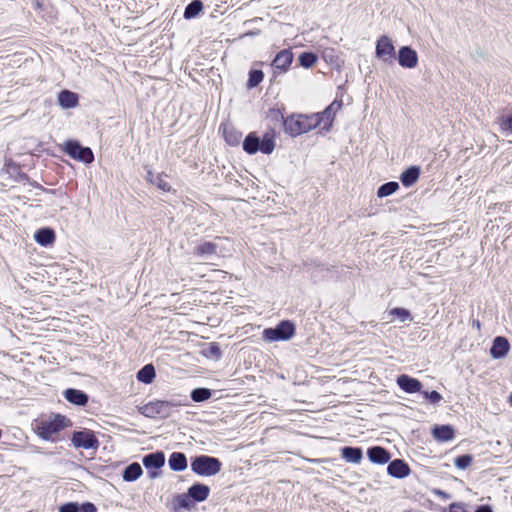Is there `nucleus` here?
I'll use <instances>...</instances> for the list:
<instances>
[{
    "mask_svg": "<svg viewBox=\"0 0 512 512\" xmlns=\"http://www.w3.org/2000/svg\"><path fill=\"white\" fill-rule=\"evenodd\" d=\"M321 125L319 115H298L287 118L284 121L285 131L292 136L306 133Z\"/></svg>",
    "mask_w": 512,
    "mask_h": 512,
    "instance_id": "obj_1",
    "label": "nucleus"
},
{
    "mask_svg": "<svg viewBox=\"0 0 512 512\" xmlns=\"http://www.w3.org/2000/svg\"><path fill=\"white\" fill-rule=\"evenodd\" d=\"M274 148L275 140L271 133H265L262 139L254 133H250L243 141V149L248 154H255L258 151L264 154H271Z\"/></svg>",
    "mask_w": 512,
    "mask_h": 512,
    "instance_id": "obj_2",
    "label": "nucleus"
},
{
    "mask_svg": "<svg viewBox=\"0 0 512 512\" xmlns=\"http://www.w3.org/2000/svg\"><path fill=\"white\" fill-rule=\"evenodd\" d=\"M69 425V420L62 415H55L50 419L38 422L36 431L44 440H54V435Z\"/></svg>",
    "mask_w": 512,
    "mask_h": 512,
    "instance_id": "obj_3",
    "label": "nucleus"
},
{
    "mask_svg": "<svg viewBox=\"0 0 512 512\" xmlns=\"http://www.w3.org/2000/svg\"><path fill=\"white\" fill-rule=\"evenodd\" d=\"M191 469L201 476H213L221 469V462L214 457L201 455L191 462Z\"/></svg>",
    "mask_w": 512,
    "mask_h": 512,
    "instance_id": "obj_4",
    "label": "nucleus"
},
{
    "mask_svg": "<svg viewBox=\"0 0 512 512\" xmlns=\"http://www.w3.org/2000/svg\"><path fill=\"white\" fill-rule=\"evenodd\" d=\"M177 405L171 401L155 400L140 407L139 411L145 417L155 418L159 416L165 418L170 415L172 408Z\"/></svg>",
    "mask_w": 512,
    "mask_h": 512,
    "instance_id": "obj_5",
    "label": "nucleus"
},
{
    "mask_svg": "<svg viewBox=\"0 0 512 512\" xmlns=\"http://www.w3.org/2000/svg\"><path fill=\"white\" fill-rule=\"evenodd\" d=\"M64 152L71 158L90 164L94 161V154L89 147H83L78 141L69 140L64 143Z\"/></svg>",
    "mask_w": 512,
    "mask_h": 512,
    "instance_id": "obj_6",
    "label": "nucleus"
},
{
    "mask_svg": "<svg viewBox=\"0 0 512 512\" xmlns=\"http://www.w3.org/2000/svg\"><path fill=\"white\" fill-rule=\"evenodd\" d=\"M294 325L289 321H282L275 328H267L263 331L266 341L289 340L294 335Z\"/></svg>",
    "mask_w": 512,
    "mask_h": 512,
    "instance_id": "obj_7",
    "label": "nucleus"
},
{
    "mask_svg": "<svg viewBox=\"0 0 512 512\" xmlns=\"http://www.w3.org/2000/svg\"><path fill=\"white\" fill-rule=\"evenodd\" d=\"M375 55L378 59L385 63H391L395 58V47L391 38L382 35L376 42Z\"/></svg>",
    "mask_w": 512,
    "mask_h": 512,
    "instance_id": "obj_8",
    "label": "nucleus"
},
{
    "mask_svg": "<svg viewBox=\"0 0 512 512\" xmlns=\"http://www.w3.org/2000/svg\"><path fill=\"white\" fill-rule=\"evenodd\" d=\"M71 441L76 448L97 449L99 446L94 433L87 429L74 432Z\"/></svg>",
    "mask_w": 512,
    "mask_h": 512,
    "instance_id": "obj_9",
    "label": "nucleus"
},
{
    "mask_svg": "<svg viewBox=\"0 0 512 512\" xmlns=\"http://www.w3.org/2000/svg\"><path fill=\"white\" fill-rule=\"evenodd\" d=\"M398 63L406 69H413L418 65V54L410 46H403L398 51Z\"/></svg>",
    "mask_w": 512,
    "mask_h": 512,
    "instance_id": "obj_10",
    "label": "nucleus"
},
{
    "mask_svg": "<svg viewBox=\"0 0 512 512\" xmlns=\"http://www.w3.org/2000/svg\"><path fill=\"white\" fill-rule=\"evenodd\" d=\"M292 60V52L286 49L282 50L275 56L272 62V67L275 71H279V73L286 72L292 63Z\"/></svg>",
    "mask_w": 512,
    "mask_h": 512,
    "instance_id": "obj_11",
    "label": "nucleus"
},
{
    "mask_svg": "<svg viewBox=\"0 0 512 512\" xmlns=\"http://www.w3.org/2000/svg\"><path fill=\"white\" fill-rule=\"evenodd\" d=\"M342 106L341 102L334 101L332 102L323 112L315 113L314 115H319L321 117V124H323L322 128L328 130L331 126L333 119L335 117V113L340 110Z\"/></svg>",
    "mask_w": 512,
    "mask_h": 512,
    "instance_id": "obj_12",
    "label": "nucleus"
},
{
    "mask_svg": "<svg viewBox=\"0 0 512 512\" xmlns=\"http://www.w3.org/2000/svg\"><path fill=\"white\" fill-rule=\"evenodd\" d=\"M396 382L398 386L407 393L420 392L422 388V384L419 380L405 374L398 376Z\"/></svg>",
    "mask_w": 512,
    "mask_h": 512,
    "instance_id": "obj_13",
    "label": "nucleus"
},
{
    "mask_svg": "<svg viewBox=\"0 0 512 512\" xmlns=\"http://www.w3.org/2000/svg\"><path fill=\"white\" fill-rule=\"evenodd\" d=\"M420 174L419 166H410L401 173L400 181L405 188H410L418 181Z\"/></svg>",
    "mask_w": 512,
    "mask_h": 512,
    "instance_id": "obj_14",
    "label": "nucleus"
},
{
    "mask_svg": "<svg viewBox=\"0 0 512 512\" xmlns=\"http://www.w3.org/2000/svg\"><path fill=\"white\" fill-rule=\"evenodd\" d=\"M510 349L508 340L504 337H496L493 341V345L490 349V353L493 358L498 359L506 356Z\"/></svg>",
    "mask_w": 512,
    "mask_h": 512,
    "instance_id": "obj_15",
    "label": "nucleus"
},
{
    "mask_svg": "<svg viewBox=\"0 0 512 512\" xmlns=\"http://www.w3.org/2000/svg\"><path fill=\"white\" fill-rule=\"evenodd\" d=\"M78 95L69 90H62L58 94V103L63 109H71L78 105Z\"/></svg>",
    "mask_w": 512,
    "mask_h": 512,
    "instance_id": "obj_16",
    "label": "nucleus"
},
{
    "mask_svg": "<svg viewBox=\"0 0 512 512\" xmlns=\"http://www.w3.org/2000/svg\"><path fill=\"white\" fill-rule=\"evenodd\" d=\"M165 463L163 452L150 453L143 457V464L147 469H159Z\"/></svg>",
    "mask_w": 512,
    "mask_h": 512,
    "instance_id": "obj_17",
    "label": "nucleus"
},
{
    "mask_svg": "<svg viewBox=\"0 0 512 512\" xmlns=\"http://www.w3.org/2000/svg\"><path fill=\"white\" fill-rule=\"evenodd\" d=\"M388 473L397 478H403L410 472L408 465L402 460H394L388 465Z\"/></svg>",
    "mask_w": 512,
    "mask_h": 512,
    "instance_id": "obj_18",
    "label": "nucleus"
},
{
    "mask_svg": "<svg viewBox=\"0 0 512 512\" xmlns=\"http://www.w3.org/2000/svg\"><path fill=\"white\" fill-rule=\"evenodd\" d=\"M368 457L373 463L385 464L389 461V453L382 447H372L368 450Z\"/></svg>",
    "mask_w": 512,
    "mask_h": 512,
    "instance_id": "obj_19",
    "label": "nucleus"
},
{
    "mask_svg": "<svg viewBox=\"0 0 512 512\" xmlns=\"http://www.w3.org/2000/svg\"><path fill=\"white\" fill-rule=\"evenodd\" d=\"M64 396L67 401L79 406L85 405L88 401V396L84 392L76 389H67L64 392Z\"/></svg>",
    "mask_w": 512,
    "mask_h": 512,
    "instance_id": "obj_20",
    "label": "nucleus"
},
{
    "mask_svg": "<svg viewBox=\"0 0 512 512\" xmlns=\"http://www.w3.org/2000/svg\"><path fill=\"white\" fill-rule=\"evenodd\" d=\"M432 434L438 441H450L454 438V430L449 425L435 426Z\"/></svg>",
    "mask_w": 512,
    "mask_h": 512,
    "instance_id": "obj_21",
    "label": "nucleus"
},
{
    "mask_svg": "<svg viewBox=\"0 0 512 512\" xmlns=\"http://www.w3.org/2000/svg\"><path fill=\"white\" fill-rule=\"evenodd\" d=\"M34 238L38 244L48 246L55 241V233L50 228H42L35 233Z\"/></svg>",
    "mask_w": 512,
    "mask_h": 512,
    "instance_id": "obj_22",
    "label": "nucleus"
},
{
    "mask_svg": "<svg viewBox=\"0 0 512 512\" xmlns=\"http://www.w3.org/2000/svg\"><path fill=\"white\" fill-rule=\"evenodd\" d=\"M209 487L204 484H194L188 490V495L196 501H204L209 495Z\"/></svg>",
    "mask_w": 512,
    "mask_h": 512,
    "instance_id": "obj_23",
    "label": "nucleus"
},
{
    "mask_svg": "<svg viewBox=\"0 0 512 512\" xmlns=\"http://www.w3.org/2000/svg\"><path fill=\"white\" fill-rule=\"evenodd\" d=\"M156 377V371L152 364H147L137 372V380L144 384H151Z\"/></svg>",
    "mask_w": 512,
    "mask_h": 512,
    "instance_id": "obj_24",
    "label": "nucleus"
},
{
    "mask_svg": "<svg viewBox=\"0 0 512 512\" xmlns=\"http://www.w3.org/2000/svg\"><path fill=\"white\" fill-rule=\"evenodd\" d=\"M341 456L347 462L358 464L362 459V450L355 447H344L341 450Z\"/></svg>",
    "mask_w": 512,
    "mask_h": 512,
    "instance_id": "obj_25",
    "label": "nucleus"
},
{
    "mask_svg": "<svg viewBox=\"0 0 512 512\" xmlns=\"http://www.w3.org/2000/svg\"><path fill=\"white\" fill-rule=\"evenodd\" d=\"M169 466L174 471H183L187 468V459L183 453L174 452L170 455Z\"/></svg>",
    "mask_w": 512,
    "mask_h": 512,
    "instance_id": "obj_26",
    "label": "nucleus"
},
{
    "mask_svg": "<svg viewBox=\"0 0 512 512\" xmlns=\"http://www.w3.org/2000/svg\"><path fill=\"white\" fill-rule=\"evenodd\" d=\"M142 474V468L138 463L128 465L123 472V479L131 482L137 480Z\"/></svg>",
    "mask_w": 512,
    "mask_h": 512,
    "instance_id": "obj_27",
    "label": "nucleus"
},
{
    "mask_svg": "<svg viewBox=\"0 0 512 512\" xmlns=\"http://www.w3.org/2000/svg\"><path fill=\"white\" fill-rule=\"evenodd\" d=\"M203 9V4L200 0H193L189 3L184 11V18L191 19L196 17L200 11Z\"/></svg>",
    "mask_w": 512,
    "mask_h": 512,
    "instance_id": "obj_28",
    "label": "nucleus"
},
{
    "mask_svg": "<svg viewBox=\"0 0 512 512\" xmlns=\"http://www.w3.org/2000/svg\"><path fill=\"white\" fill-rule=\"evenodd\" d=\"M223 135L226 142L232 146L239 144L241 139V133L231 127H224Z\"/></svg>",
    "mask_w": 512,
    "mask_h": 512,
    "instance_id": "obj_29",
    "label": "nucleus"
},
{
    "mask_svg": "<svg viewBox=\"0 0 512 512\" xmlns=\"http://www.w3.org/2000/svg\"><path fill=\"white\" fill-rule=\"evenodd\" d=\"M194 253L198 256L212 255L216 253V245L212 242H203L199 244Z\"/></svg>",
    "mask_w": 512,
    "mask_h": 512,
    "instance_id": "obj_30",
    "label": "nucleus"
},
{
    "mask_svg": "<svg viewBox=\"0 0 512 512\" xmlns=\"http://www.w3.org/2000/svg\"><path fill=\"white\" fill-rule=\"evenodd\" d=\"M498 124L503 132L512 134V112L501 115Z\"/></svg>",
    "mask_w": 512,
    "mask_h": 512,
    "instance_id": "obj_31",
    "label": "nucleus"
},
{
    "mask_svg": "<svg viewBox=\"0 0 512 512\" xmlns=\"http://www.w3.org/2000/svg\"><path fill=\"white\" fill-rule=\"evenodd\" d=\"M211 397V391L207 388H196L191 392V398L195 402H203Z\"/></svg>",
    "mask_w": 512,
    "mask_h": 512,
    "instance_id": "obj_32",
    "label": "nucleus"
},
{
    "mask_svg": "<svg viewBox=\"0 0 512 512\" xmlns=\"http://www.w3.org/2000/svg\"><path fill=\"white\" fill-rule=\"evenodd\" d=\"M317 61V56L310 52H304L299 57V62L301 66L305 68L312 67Z\"/></svg>",
    "mask_w": 512,
    "mask_h": 512,
    "instance_id": "obj_33",
    "label": "nucleus"
},
{
    "mask_svg": "<svg viewBox=\"0 0 512 512\" xmlns=\"http://www.w3.org/2000/svg\"><path fill=\"white\" fill-rule=\"evenodd\" d=\"M263 77L264 74L261 70H251L249 73L248 87H256L260 82H262Z\"/></svg>",
    "mask_w": 512,
    "mask_h": 512,
    "instance_id": "obj_34",
    "label": "nucleus"
},
{
    "mask_svg": "<svg viewBox=\"0 0 512 512\" xmlns=\"http://www.w3.org/2000/svg\"><path fill=\"white\" fill-rule=\"evenodd\" d=\"M473 461V457L471 455H461V456H458L457 458H455L454 460V464L457 468L459 469H466L467 467H469L471 465Z\"/></svg>",
    "mask_w": 512,
    "mask_h": 512,
    "instance_id": "obj_35",
    "label": "nucleus"
},
{
    "mask_svg": "<svg viewBox=\"0 0 512 512\" xmlns=\"http://www.w3.org/2000/svg\"><path fill=\"white\" fill-rule=\"evenodd\" d=\"M391 314L399 317L402 322L411 320L410 312L404 308H394L391 310Z\"/></svg>",
    "mask_w": 512,
    "mask_h": 512,
    "instance_id": "obj_36",
    "label": "nucleus"
},
{
    "mask_svg": "<svg viewBox=\"0 0 512 512\" xmlns=\"http://www.w3.org/2000/svg\"><path fill=\"white\" fill-rule=\"evenodd\" d=\"M399 189V183L396 181H390L378 188L377 192H396Z\"/></svg>",
    "mask_w": 512,
    "mask_h": 512,
    "instance_id": "obj_37",
    "label": "nucleus"
},
{
    "mask_svg": "<svg viewBox=\"0 0 512 512\" xmlns=\"http://www.w3.org/2000/svg\"><path fill=\"white\" fill-rule=\"evenodd\" d=\"M59 512H80V507L78 503L69 502L61 505L59 507Z\"/></svg>",
    "mask_w": 512,
    "mask_h": 512,
    "instance_id": "obj_38",
    "label": "nucleus"
},
{
    "mask_svg": "<svg viewBox=\"0 0 512 512\" xmlns=\"http://www.w3.org/2000/svg\"><path fill=\"white\" fill-rule=\"evenodd\" d=\"M423 395L426 399H428L431 403L437 404L442 400V396L437 391H425L423 392Z\"/></svg>",
    "mask_w": 512,
    "mask_h": 512,
    "instance_id": "obj_39",
    "label": "nucleus"
},
{
    "mask_svg": "<svg viewBox=\"0 0 512 512\" xmlns=\"http://www.w3.org/2000/svg\"><path fill=\"white\" fill-rule=\"evenodd\" d=\"M79 507H80V512H96L97 511L96 506L90 502L83 503V504L79 505Z\"/></svg>",
    "mask_w": 512,
    "mask_h": 512,
    "instance_id": "obj_40",
    "label": "nucleus"
},
{
    "mask_svg": "<svg viewBox=\"0 0 512 512\" xmlns=\"http://www.w3.org/2000/svg\"><path fill=\"white\" fill-rule=\"evenodd\" d=\"M177 501H178V503H179V506H180V507H184V508H186V507H188V505H189V504H188V499H187V496H186V495H179V496L177 497Z\"/></svg>",
    "mask_w": 512,
    "mask_h": 512,
    "instance_id": "obj_41",
    "label": "nucleus"
},
{
    "mask_svg": "<svg viewBox=\"0 0 512 512\" xmlns=\"http://www.w3.org/2000/svg\"><path fill=\"white\" fill-rule=\"evenodd\" d=\"M450 512H467L461 505L452 504L450 506Z\"/></svg>",
    "mask_w": 512,
    "mask_h": 512,
    "instance_id": "obj_42",
    "label": "nucleus"
},
{
    "mask_svg": "<svg viewBox=\"0 0 512 512\" xmlns=\"http://www.w3.org/2000/svg\"><path fill=\"white\" fill-rule=\"evenodd\" d=\"M475 512H493L491 507L487 505L480 506Z\"/></svg>",
    "mask_w": 512,
    "mask_h": 512,
    "instance_id": "obj_43",
    "label": "nucleus"
},
{
    "mask_svg": "<svg viewBox=\"0 0 512 512\" xmlns=\"http://www.w3.org/2000/svg\"><path fill=\"white\" fill-rule=\"evenodd\" d=\"M158 475H159V474H158V472H156V471H151V472H149V476H150V478H156V477H158Z\"/></svg>",
    "mask_w": 512,
    "mask_h": 512,
    "instance_id": "obj_44",
    "label": "nucleus"
},
{
    "mask_svg": "<svg viewBox=\"0 0 512 512\" xmlns=\"http://www.w3.org/2000/svg\"><path fill=\"white\" fill-rule=\"evenodd\" d=\"M388 194H384V193H381V194H377V198L378 199H381L383 196H387Z\"/></svg>",
    "mask_w": 512,
    "mask_h": 512,
    "instance_id": "obj_45",
    "label": "nucleus"
},
{
    "mask_svg": "<svg viewBox=\"0 0 512 512\" xmlns=\"http://www.w3.org/2000/svg\"><path fill=\"white\" fill-rule=\"evenodd\" d=\"M475 327H477L478 329L480 328V323H479V321H476V322H475Z\"/></svg>",
    "mask_w": 512,
    "mask_h": 512,
    "instance_id": "obj_46",
    "label": "nucleus"
},
{
    "mask_svg": "<svg viewBox=\"0 0 512 512\" xmlns=\"http://www.w3.org/2000/svg\"><path fill=\"white\" fill-rule=\"evenodd\" d=\"M509 402H510V404H511V406H512V394H511V395H510V397H509Z\"/></svg>",
    "mask_w": 512,
    "mask_h": 512,
    "instance_id": "obj_47",
    "label": "nucleus"
}]
</instances>
